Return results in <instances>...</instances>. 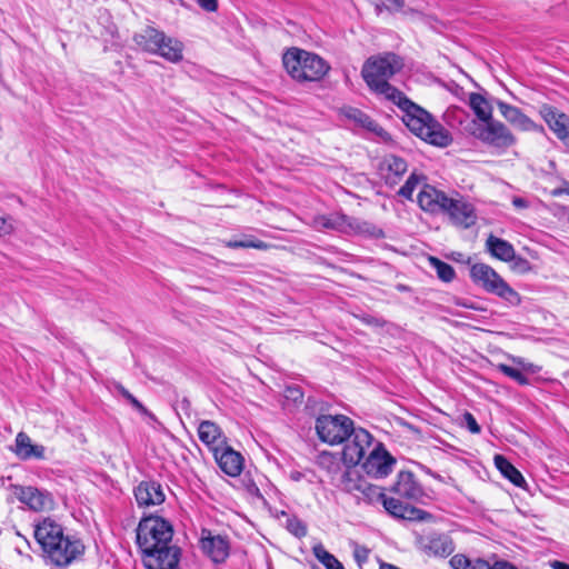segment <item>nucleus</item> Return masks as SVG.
Listing matches in <instances>:
<instances>
[{
  "mask_svg": "<svg viewBox=\"0 0 569 569\" xmlns=\"http://www.w3.org/2000/svg\"><path fill=\"white\" fill-rule=\"evenodd\" d=\"M402 66V60L397 54L385 53L369 58L361 74L373 92L383 96L405 111L403 122L412 133L432 146L448 147L452 142L449 131L429 112L389 83V79L400 71Z\"/></svg>",
  "mask_w": 569,
  "mask_h": 569,
  "instance_id": "nucleus-1",
  "label": "nucleus"
},
{
  "mask_svg": "<svg viewBox=\"0 0 569 569\" xmlns=\"http://www.w3.org/2000/svg\"><path fill=\"white\" fill-rule=\"evenodd\" d=\"M282 62L287 72L298 81H318L330 70L325 59L298 48L288 50Z\"/></svg>",
  "mask_w": 569,
  "mask_h": 569,
  "instance_id": "nucleus-2",
  "label": "nucleus"
},
{
  "mask_svg": "<svg viewBox=\"0 0 569 569\" xmlns=\"http://www.w3.org/2000/svg\"><path fill=\"white\" fill-rule=\"evenodd\" d=\"M312 226L319 231L336 230L347 234H363L372 238L383 237V231L377 226L339 212L315 216Z\"/></svg>",
  "mask_w": 569,
  "mask_h": 569,
  "instance_id": "nucleus-3",
  "label": "nucleus"
},
{
  "mask_svg": "<svg viewBox=\"0 0 569 569\" xmlns=\"http://www.w3.org/2000/svg\"><path fill=\"white\" fill-rule=\"evenodd\" d=\"M470 277L485 291L498 296L509 306L517 307L521 303L520 295L489 264L475 263L470 268Z\"/></svg>",
  "mask_w": 569,
  "mask_h": 569,
  "instance_id": "nucleus-4",
  "label": "nucleus"
},
{
  "mask_svg": "<svg viewBox=\"0 0 569 569\" xmlns=\"http://www.w3.org/2000/svg\"><path fill=\"white\" fill-rule=\"evenodd\" d=\"M173 530L171 525L160 517H146L137 528V543L142 553L171 545Z\"/></svg>",
  "mask_w": 569,
  "mask_h": 569,
  "instance_id": "nucleus-5",
  "label": "nucleus"
},
{
  "mask_svg": "<svg viewBox=\"0 0 569 569\" xmlns=\"http://www.w3.org/2000/svg\"><path fill=\"white\" fill-rule=\"evenodd\" d=\"M466 130L486 146L499 151H505L517 142V138L511 130L505 123L493 118L487 122L471 120L467 124Z\"/></svg>",
  "mask_w": 569,
  "mask_h": 569,
  "instance_id": "nucleus-6",
  "label": "nucleus"
},
{
  "mask_svg": "<svg viewBox=\"0 0 569 569\" xmlns=\"http://www.w3.org/2000/svg\"><path fill=\"white\" fill-rule=\"evenodd\" d=\"M315 428L322 442L335 446L350 439L353 421L345 415H321L317 418Z\"/></svg>",
  "mask_w": 569,
  "mask_h": 569,
  "instance_id": "nucleus-7",
  "label": "nucleus"
},
{
  "mask_svg": "<svg viewBox=\"0 0 569 569\" xmlns=\"http://www.w3.org/2000/svg\"><path fill=\"white\" fill-rule=\"evenodd\" d=\"M395 463V458L378 443L365 459L362 469L370 477L385 478L392 471Z\"/></svg>",
  "mask_w": 569,
  "mask_h": 569,
  "instance_id": "nucleus-8",
  "label": "nucleus"
},
{
  "mask_svg": "<svg viewBox=\"0 0 569 569\" xmlns=\"http://www.w3.org/2000/svg\"><path fill=\"white\" fill-rule=\"evenodd\" d=\"M418 548L429 557L446 558L455 551V543L448 533L430 532L418 538Z\"/></svg>",
  "mask_w": 569,
  "mask_h": 569,
  "instance_id": "nucleus-9",
  "label": "nucleus"
},
{
  "mask_svg": "<svg viewBox=\"0 0 569 569\" xmlns=\"http://www.w3.org/2000/svg\"><path fill=\"white\" fill-rule=\"evenodd\" d=\"M83 550L84 547L80 540L66 537L61 542H54V545L48 548L44 553L53 565L64 567L80 556Z\"/></svg>",
  "mask_w": 569,
  "mask_h": 569,
  "instance_id": "nucleus-10",
  "label": "nucleus"
},
{
  "mask_svg": "<svg viewBox=\"0 0 569 569\" xmlns=\"http://www.w3.org/2000/svg\"><path fill=\"white\" fill-rule=\"evenodd\" d=\"M147 569H181V550L176 545H169L143 555Z\"/></svg>",
  "mask_w": 569,
  "mask_h": 569,
  "instance_id": "nucleus-11",
  "label": "nucleus"
},
{
  "mask_svg": "<svg viewBox=\"0 0 569 569\" xmlns=\"http://www.w3.org/2000/svg\"><path fill=\"white\" fill-rule=\"evenodd\" d=\"M442 213H447L451 222L460 228L468 229L476 224L477 213L475 207L462 198H448Z\"/></svg>",
  "mask_w": 569,
  "mask_h": 569,
  "instance_id": "nucleus-12",
  "label": "nucleus"
},
{
  "mask_svg": "<svg viewBox=\"0 0 569 569\" xmlns=\"http://www.w3.org/2000/svg\"><path fill=\"white\" fill-rule=\"evenodd\" d=\"M539 114L556 137L565 144H569V116L549 104H542Z\"/></svg>",
  "mask_w": 569,
  "mask_h": 569,
  "instance_id": "nucleus-13",
  "label": "nucleus"
},
{
  "mask_svg": "<svg viewBox=\"0 0 569 569\" xmlns=\"http://www.w3.org/2000/svg\"><path fill=\"white\" fill-rule=\"evenodd\" d=\"M200 546L202 551L216 563L223 562L229 556V542L226 537L212 535L210 530L202 529Z\"/></svg>",
  "mask_w": 569,
  "mask_h": 569,
  "instance_id": "nucleus-14",
  "label": "nucleus"
},
{
  "mask_svg": "<svg viewBox=\"0 0 569 569\" xmlns=\"http://www.w3.org/2000/svg\"><path fill=\"white\" fill-rule=\"evenodd\" d=\"M330 472L332 473V482L337 488L352 493L355 497L358 495L365 479L355 467H345L341 470L339 463H336L335 469Z\"/></svg>",
  "mask_w": 569,
  "mask_h": 569,
  "instance_id": "nucleus-15",
  "label": "nucleus"
},
{
  "mask_svg": "<svg viewBox=\"0 0 569 569\" xmlns=\"http://www.w3.org/2000/svg\"><path fill=\"white\" fill-rule=\"evenodd\" d=\"M497 107H498L501 116L515 128H517L521 131H537V132L545 131L542 126L533 122L519 108L511 106L507 102H503L501 100L497 101Z\"/></svg>",
  "mask_w": 569,
  "mask_h": 569,
  "instance_id": "nucleus-16",
  "label": "nucleus"
},
{
  "mask_svg": "<svg viewBox=\"0 0 569 569\" xmlns=\"http://www.w3.org/2000/svg\"><path fill=\"white\" fill-rule=\"evenodd\" d=\"M214 459L220 469L230 477H237L243 469L242 456L231 447L223 445L213 451Z\"/></svg>",
  "mask_w": 569,
  "mask_h": 569,
  "instance_id": "nucleus-17",
  "label": "nucleus"
},
{
  "mask_svg": "<svg viewBox=\"0 0 569 569\" xmlns=\"http://www.w3.org/2000/svg\"><path fill=\"white\" fill-rule=\"evenodd\" d=\"M34 538L44 552L48 548L53 546L54 542H61L66 536L59 523L50 518H46L36 526Z\"/></svg>",
  "mask_w": 569,
  "mask_h": 569,
  "instance_id": "nucleus-18",
  "label": "nucleus"
},
{
  "mask_svg": "<svg viewBox=\"0 0 569 569\" xmlns=\"http://www.w3.org/2000/svg\"><path fill=\"white\" fill-rule=\"evenodd\" d=\"M448 198L445 192L429 184H425L418 193V204L425 211L442 213L446 208L445 202H447Z\"/></svg>",
  "mask_w": 569,
  "mask_h": 569,
  "instance_id": "nucleus-19",
  "label": "nucleus"
},
{
  "mask_svg": "<svg viewBox=\"0 0 569 569\" xmlns=\"http://www.w3.org/2000/svg\"><path fill=\"white\" fill-rule=\"evenodd\" d=\"M400 498L417 501L423 496L421 486L416 481L412 472L401 471L391 489Z\"/></svg>",
  "mask_w": 569,
  "mask_h": 569,
  "instance_id": "nucleus-20",
  "label": "nucleus"
},
{
  "mask_svg": "<svg viewBox=\"0 0 569 569\" xmlns=\"http://www.w3.org/2000/svg\"><path fill=\"white\" fill-rule=\"evenodd\" d=\"M134 497L139 506H156L164 501V493L159 483L154 481H142L134 489Z\"/></svg>",
  "mask_w": 569,
  "mask_h": 569,
  "instance_id": "nucleus-21",
  "label": "nucleus"
},
{
  "mask_svg": "<svg viewBox=\"0 0 569 569\" xmlns=\"http://www.w3.org/2000/svg\"><path fill=\"white\" fill-rule=\"evenodd\" d=\"M19 500L34 511L48 510L53 506V500L48 492L40 491L33 487L22 488L19 493Z\"/></svg>",
  "mask_w": 569,
  "mask_h": 569,
  "instance_id": "nucleus-22",
  "label": "nucleus"
},
{
  "mask_svg": "<svg viewBox=\"0 0 569 569\" xmlns=\"http://www.w3.org/2000/svg\"><path fill=\"white\" fill-rule=\"evenodd\" d=\"M198 436L212 451L226 445V438L220 427L210 420H203L199 423Z\"/></svg>",
  "mask_w": 569,
  "mask_h": 569,
  "instance_id": "nucleus-23",
  "label": "nucleus"
},
{
  "mask_svg": "<svg viewBox=\"0 0 569 569\" xmlns=\"http://www.w3.org/2000/svg\"><path fill=\"white\" fill-rule=\"evenodd\" d=\"M381 170L386 171V173H383L386 183L393 186L397 184L401 177L407 172L408 164L405 159L395 154H389L385 157L381 162Z\"/></svg>",
  "mask_w": 569,
  "mask_h": 569,
  "instance_id": "nucleus-24",
  "label": "nucleus"
},
{
  "mask_svg": "<svg viewBox=\"0 0 569 569\" xmlns=\"http://www.w3.org/2000/svg\"><path fill=\"white\" fill-rule=\"evenodd\" d=\"M382 506L388 513L396 518L406 520H415L421 518L422 510L403 503L397 498H383Z\"/></svg>",
  "mask_w": 569,
  "mask_h": 569,
  "instance_id": "nucleus-25",
  "label": "nucleus"
},
{
  "mask_svg": "<svg viewBox=\"0 0 569 569\" xmlns=\"http://www.w3.org/2000/svg\"><path fill=\"white\" fill-rule=\"evenodd\" d=\"M163 39L164 32L151 26L143 28L133 37L136 44L150 53H154V51L159 50V42H162Z\"/></svg>",
  "mask_w": 569,
  "mask_h": 569,
  "instance_id": "nucleus-26",
  "label": "nucleus"
},
{
  "mask_svg": "<svg viewBox=\"0 0 569 569\" xmlns=\"http://www.w3.org/2000/svg\"><path fill=\"white\" fill-rule=\"evenodd\" d=\"M16 455L23 459L44 458V447L40 445H33L30 437L24 432H19L16 437Z\"/></svg>",
  "mask_w": 569,
  "mask_h": 569,
  "instance_id": "nucleus-27",
  "label": "nucleus"
},
{
  "mask_svg": "<svg viewBox=\"0 0 569 569\" xmlns=\"http://www.w3.org/2000/svg\"><path fill=\"white\" fill-rule=\"evenodd\" d=\"M183 43L172 37H168L164 33V39L159 42V50L154 51L153 54H158L169 62L177 63L183 58Z\"/></svg>",
  "mask_w": 569,
  "mask_h": 569,
  "instance_id": "nucleus-28",
  "label": "nucleus"
},
{
  "mask_svg": "<svg viewBox=\"0 0 569 569\" xmlns=\"http://www.w3.org/2000/svg\"><path fill=\"white\" fill-rule=\"evenodd\" d=\"M486 247L491 256L501 261L510 262L515 259V248L507 240L490 234L487 238Z\"/></svg>",
  "mask_w": 569,
  "mask_h": 569,
  "instance_id": "nucleus-29",
  "label": "nucleus"
},
{
  "mask_svg": "<svg viewBox=\"0 0 569 569\" xmlns=\"http://www.w3.org/2000/svg\"><path fill=\"white\" fill-rule=\"evenodd\" d=\"M469 106L477 116V122L490 121L492 117V107L489 101L480 93L472 92L469 96Z\"/></svg>",
  "mask_w": 569,
  "mask_h": 569,
  "instance_id": "nucleus-30",
  "label": "nucleus"
},
{
  "mask_svg": "<svg viewBox=\"0 0 569 569\" xmlns=\"http://www.w3.org/2000/svg\"><path fill=\"white\" fill-rule=\"evenodd\" d=\"M495 466L501 472V475L515 486L522 487V485L526 482L520 471L506 457L496 455Z\"/></svg>",
  "mask_w": 569,
  "mask_h": 569,
  "instance_id": "nucleus-31",
  "label": "nucleus"
},
{
  "mask_svg": "<svg viewBox=\"0 0 569 569\" xmlns=\"http://www.w3.org/2000/svg\"><path fill=\"white\" fill-rule=\"evenodd\" d=\"M345 114L348 119L353 120L360 127L366 128L369 131L376 132L377 134H381L383 132V129L377 122L359 109L348 108L345 110Z\"/></svg>",
  "mask_w": 569,
  "mask_h": 569,
  "instance_id": "nucleus-32",
  "label": "nucleus"
},
{
  "mask_svg": "<svg viewBox=\"0 0 569 569\" xmlns=\"http://www.w3.org/2000/svg\"><path fill=\"white\" fill-rule=\"evenodd\" d=\"M387 496L383 493L382 489L378 486L369 483L366 479L362 483V487L360 490H358V495H356V498L359 500H363L368 503H373L377 501L383 502V498Z\"/></svg>",
  "mask_w": 569,
  "mask_h": 569,
  "instance_id": "nucleus-33",
  "label": "nucleus"
},
{
  "mask_svg": "<svg viewBox=\"0 0 569 569\" xmlns=\"http://www.w3.org/2000/svg\"><path fill=\"white\" fill-rule=\"evenodd\" d=\"M313 556L326 567V569H345L343 565L321 545L312 547Z\"/></svg>",
  "mask_w": 569,
  "mask_h": 569,
  "instance_id": "nucleus-34",
  "label": "nucleus"
},
{
  "mask_svg": "<svg viewBox=\"0 0 569 569\" xmlns=\"http://www.w3.org/2000/svg\"><path fill=\"white\" fill-rule=\"evenodd\" d=\"M350 442L359 449L358 453H362L366 456L367 449L371 446L372 436L362 428H355L353 431L350 432Z\"/></svg>",
  "mask_w": 569,
  "mask_h": 569,
  "instance_id": "nucleus-35",
  "label": "nucleus"
},
{
  "mask_svg": "<svg viewBox=\"0 0 569 569\" xmlns=\"http://www.w3.org/2000/svg\"><path fill=\"white\" fill-rule=\"evenodd\" d=\"M429 262L430 266L435 268L437 276L440 280L445 282H450L453 280L456 273L455 269L450 264L441 261L436 257H429Z\"/></svg>",
  "mask_w": 569,
  "mask_h": 569,
  "instance_id": "nucleus-36",
  "label": "nucleus"
},
{
  "mask_svg": "<svg viewBox=\"0 0 569 569\" xmlns=\"http://www.w3.org/2000/svg\"><path fill=\"white\" fill-rule=\"evenodd\" d=\"M423 179V176L412 172L406 183L399 189L398 194L405 199L411 200L413 191Z\"/></svg>",
  "mask_w": 569,
  "mask_h": 569,
  "instance_id": "nucleus-37",
  "label": "nucleus"
},
{
  "mask_svg": "<svg viewBox=\"0 0 569 569\" xmlns=\"http://www.w3.org/2000/svg\"><path fill=\"white\" fill-rule=\"evenodd\" d=\"M359 449H357L350 441L345 446L342 450V460L346 465L345 467H356L365 456L362 453H358Z\"/></svg>",
  "mask_w": 569,
  "mask_h": 569,
  "instance_id": "nucleus-38",
  "label": "nucleus"
},
{
  "mask_svg": "<svg viewBox=\"0 0 569 569\" xmlns=\"http://www.w3.org/2000/svg\"><path fill=\"white\" fill-rule=\"evenodd\" d=\"M228 248L238 249V248H254V249H267V243L261 240L254 239L253 237H244L241 240H230L226 242Z\"/></svg>",
  "mask_w": 569,
  "mask_h": 569,
  "instance_id": "nucleus-39",
  "label": "nucleus"
},
{
  "mask_svg": "<svg viewBox=\"0 0 569 569\" xmlns=\"http://www.w3.org/2000/svg\"><path fill=\"white\" fill-rule=\"evenodd\" d=\"M375 6L378 13L383 10L391 13L402 12L405 10L403 0H376Z\"/></svg>",
  "mask_w": 569,
  "mask_h": 569,
  "instance_id": "nucleus-40",
  "label": "nucleus"
},
{
  "mask_svg": "<svg viewBox=\"0 0 569 569\" xmlns=\"http://www.w3.org/2000/svg\"><path fill=\"white\" fill-rule=\"evenodd\" d=\"M498 369L506 375L507 377L511 378L512 380L517 381L519 385L525 386L529 383V379L526 375H523L519 369L510 367L508 365L500 363L498 366Z\"/></svg>",
  "mask_w": 569,
  "mask_h": 569,
  "instance_id": "nucleus-41",
  "label": "nucleus"
},
{
  "mask_svg": "<svg viewBox=\"0 0 569 569\" xmlns=\"http://www.w3.org/2000/svg\"><path fill=\"white\" fill-rule=\"evenodd\" d=\"M286 527L297 538H302L307 535V526L297 517L288 519Z\"/></svg>",
  "mask_w": 569,
  "mask_h": 569,
  "instance_id": "nucleus-42",
  "label": "nucleus"
},
{
  "mask_svg": "<svg viewBox=\"0 0 569 569\" xmlns=\"http://www.w3.org/2000/svg\"><path fill=\"white\" fill-rule=\"evenodd\" d=\"M138 412L143 416L149 417L152 420H156L154 416L132 395L128 393L124 398Z\"/></svg>",
  "mask_w": 569,
  "mask_h": 569,
  "instance_id": "nucleus-43",
  "label": "nucleus"
},
{
  "mask_svg": "<svg viewBox=\"0 0 569 569\" xmlns=\"http://www.w3.org/2000/svg\"><path fill=\"white\" fill-rule=\"evenodd\" d=\"M449 565L452 569H467L470 565V558L462 553H457L449 560Z\"/></svg>",
  "mask_w": 569,
  "mask_h": 569,
  "instance_id": "nucleus-44",
  "label": "nucleus"
},
{
  "mask_svg": "<svg viewBox=\"0 0 569 569\" xmlns=\"http://www.w3.org/2000/svg\"><path fill=\"white\" fill-rule=\"evenodd\" d=\"M463 421L466 427L471 433H479L481 431L476 418L470 412L463 413Z\"/></svg>",
  "mask_w": 569,
  "mask_h": 569,
  "instance_id": "nucleus-45",
  "label": "nucleus"
},
{
  "mask_svg": "<svg viewBox=\"0 0 569 569\" xmlns=\"http://www.w3.org/2000/svg\"><path fill=\"white\" fill-rule=\"evenodd\" d=\"M512 261H513L512 268L518 270V271H520V272H526V271H528L530 269V263L525 258L517 257L515 254V259Z\"/></svg>",
  "mask_w": 569,
  "mask_h": 569,
  "instance_id": "nucleus-46",
  "label": "nucleus"
},
{
  "mask_svg": "<svg viewBox=\"0 0 569 569\" xmlns=\"http://www.w3.org/2000/svg\"><path fill=\"white\" fill-rule=\"evenodd\" d=\"M355 559L356 561L361 565L362 562H366L369 557V550L366 547H357L355 549Z\"/></svg>",
  "mask_w": 569,
  "mask_h": 569,
  "instance_id": "nucleus-47",
  "label": "nucleus"
},
{
  "mask_svg": "<svg viewBox=\"0 0 569 569\" xmlns=\"http://www.w3.org/2000/svg\"><path fill=\"white\" fill-rule=\"evenodd\" d=\"M13 231V224L8 219L0 217V237L10 234Z\"/></svg>",
  "mask_w": 569,
  "mask_h": 569,
  "instance_id": "nucleus-48",
  "label": "nucleus"
},
{
  "mask_svg": "<svg viewBox=\"0 0 569 569\" xmlns=\"http://www.w3.org/2000/svg\"><path fill=\"white\" fill-rule=\"evenodd\" d=\"M467 569H490V563L481 558L470 559V565Z\"/></svg>",
  "mask_w": 569,
  "mask_h": 569,
  "instance_id": "nucleus-49",
  "label": "nucleus"
},
{
  "mask_svg": "<svg viewBox=\"0 0 569 569\" xmlns=\"http://www.w3.org/2000/svg\"><path fill=\"white\" fill-rule=\"evenodd\" d=\"M197 2L208 12H214L218 9V0H197Z\"/></svg>",
  "mask_w": 569,
  "mask_h": 569,
  "instance_id": "nucleus-50",
  "label": "nucleus"
},
{
  "mask_svg": "<svg viewBox=\"0 0 569 569\" xmlns=\"http://www.w3.org/2000/svg\"><path fill=\"white\" fill-rule=\"evenodd\" d=\"M361 321L376 327H382L385 325V321L382 319L372 317V316H363L361 317Z\"/></svg>",
  "mask_w": 569,
  "mask_h": 569,
  "instance_id": "nucleus-51",
  "label": "nucleus"
},
{
  "mask_svg": "<svg viewBox=\"0 0 569 569\" xmlns=\"http://www.w3.org/2000/svg\"><path fill=\"white\" fill-rule=\"evenodd\" d=\"M512 204L517 209H527L529 207V201L521 197H513Z\"/></svg>",
  "mask_w": 569,
  "mask_h": 569,
  "instance_id": "nucleus-52",
  "label": "nucleus"
},
{
  "mask_svg": "<svg viewBox=\"0 0 569 569\" xmlns=\"http://www.w3.org/2000/svg\"><path fill=\"white\" fill-rule=\"evenodd\" d=\"M490 569H518V568L508 561H496L493 566H490Z\"/></svg>",
  "mask_w": 569,
  "mask_h": 569,
  "instance_id": "nucleus-53",
  "label": "nucleus"
},
{
  "mask_svg": "<svg viewBox=\"0 0 569 569\" xmlns=\"http://www.w3.org/2000/svg\"><path fill=\"white\" fill-rule=\"evenodd\" d=\"M553 569H569V565L562 561L555 560L551 562Z\"/></svg>",
  "mask_w": 569,
  "mask_h": 569,
  "instance_id": "nucleus-54",
  "label": "nucleus"
},
{
  "mask_svg": "<svg viewBox=\"0 0 569 569\" xmlns=\"http://www.w3.org/2000/svg\"><path fill=\"white\" fill-rule=\"evenodd\" d=\"M114 388L123 398H126V396L129 393V391L121 383H116Z\"/></svg>",
  "mask_w": 569,
  "mask_h": 569,
  "instance_id": "nucleus-55",
  "label": "nucleus"
},
{
  "mask_svg": "<svg viewBox=\"0 0 569 569\" xmlns=\"http://www.w3.org/2000/svg\"><path fill=\"white\" fill-rule=\"evenodd\" d=\"M562 193H567V194H569V186H568V187H565V188H558V189H555V190L552 191V194H553V196H560V194H562Z\"/></svg>",
  "mask_w": 569,
  "mask_h": 569,
  "instance_id": "nucleus-56",
  "label": "nucleus"
},
{
  "mask_svg": "<svg viewBox=\"0 0 569 569\" xmlns=\"http://www.w3.org/2000/svg\"><path fill=\"white\" fill-rule=\"evenodd\" d=\"M249 491L252 493V495H256L257 497L259 498H262L260 491H259V488L256 486V485H252L250 488H249Z\"/></svg>",
  "mask_w": 569,
  "mask_h": 569,
  "instance_id": "nucleus-57",
  "label": "nucleus"
},
{
  "mask_svg": "<svg viewBox=\"0 0 569 569\" xmlns=\"http://www.w3.org/2000/svg\"><path fill=\"white\" fill-rule=\"evenodd\" d=\"M379 569H400V568L395 565H391V563L381 562Z\"/></svg>",
  "mask_w": 569,
  "mask_h": 569,
  "instance_id": "nucleus-58",
  "label": "nucleus"
},
{
  "mask_svg": "<svg viewBox=\"0 0 569 569\" xmlns=\"http://www.w3.org/2000/svg\"><path fill=\"white\" fill-rule=\"evenodd\" d=\"M289 392L295 400H298V398L302 397V393L298 389L289 390Z\"/></svg>",
  "mask_w": 569,
  "mask_h": 569,
  "instance_id": "nucleus-59",
  "label": "nucleus"
}]
</instances>
